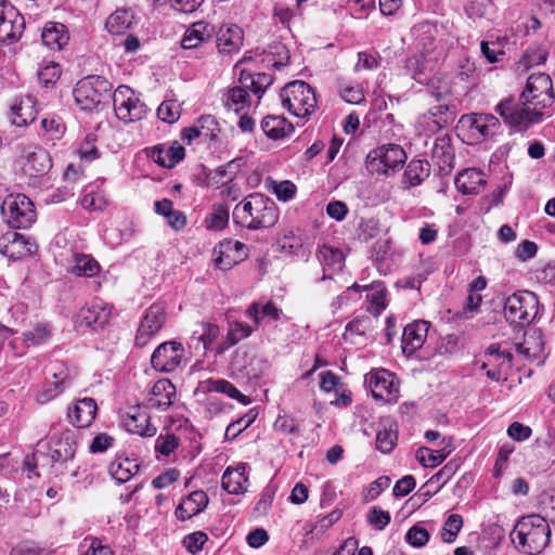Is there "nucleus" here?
Listing matches in <instances>:
<instances>
[{
    "label": "nucleus",
    "mask_w": 555,
    "mask_h": 555,
    "mask_svg": "<svg viewBox=\"0 0 555 555\" xmlns=\"http://www.w3.org/2000/svg\"><path fill=\"white\" fill-rule=\"evenodd\" d=\"M279 219L278 207L268 196L254 193L237 204L233 210L235 223L249 230L270 228Z\"/></svg>",
    "instance_id": "1"
},
{
    "label": "nucleus",
    "mask_w": 555,
    "mask_h": 555,
    "mask_svg": "<svg viewBox=\"0 0 555 555\" xmlns=\"http://www.w3.org/2000/svg\"><path fill=\"white\" fill-rule=\"evenodd\" d=\"M551 529L547 521L540 515H528L515 525L511 539L518 551L528 554H540L548 544Z\"/></svg>",
    "instance_id": "2"
},
{
    "label": "nucleus",
    "mask_w": 555,
    "mask_h": 555,
    "mask_svg": "<svg viewBox=\"0 0 555 555\" xmlns=\"http://www.w3.org/2000/svg\"><path fill=\"white\" fill-rule=\"evenodd\" d=\"M283 107L298 118L310 117L317 108L314 90L305 81L295 80L287 83L281 91Z\"/></svg>",
    "instance_id": "3"
},
{
    "label": "nucleus",
    "mask_w": 555,
    "mask_h": 555,
    "mask_svg": "<svg viewBox=\"0 0 555 555\" xmlns=\"http://www.w3.org/2000/svg\"><path fill=\"white\" fill-rule=\"evenodd\" d=\"M112 85L102 76H88L79 80L73 91L77 105L82 111H93L109 98Z\"/></svg>",
    "instance_id": "4"
},
{
    "label": "nucleus",
    "mask_w": 555,
    "mask_h": 555,
    "mask_svg": "<svg viewBox=\"0 0 555 555\" xmlns=\"http://www.w3.org/2000/svg\"><path fill=\"white\" fill-rule=\"evenodd\" d=\"M539 300L530 291H519L511 295L504 306L506 320L515 325L530 324L538 313Z\"/></svg>",
    "instance_id": "5"
},
{
    "label": "nucleus",
    "mask_w": 555,
    "mask_h": 555,
    "mask_svg": "<svg viewBox=\"0 0 555 555\" xmlns=\"http://www.w3.org/2000/svg\"><path fill=\"white\" fill-rule=\"evenodd\" d=\"M520 99L524 105H531L534 111L552 106L555 94L551 77L545 73L531 74Z\"/></svg>",
    "instance_id": "6"
},
{
    "label": "nucleus",
    "mask_w": 555,
    "mask_h": 555,
    "mask_svg": "<svg viewBox=\"0 0 555 555\" xmlns=\"http://www.w3.org/2000/svg\"><path fill=\"white\" fill-rule=\"evenodd\" d=\"M1 212L9 225L16 229L29 228L36 220L33 202L24 194H10L1 205Z\"/></svg>",
    "instance_id": "7"
},
{
    "label": "nucleus",
    "mask_w": 555,
    "mask_h": 555,
    "mask_svg": "<svg viewBox=\"0 0 555 555\" xmlns=\"http://www.w3.org/2000/svg\"><path fill=\"white\" fill-rule=\"evenodd\" d=\"M115 114L124 122L141 120L146 114V105L135 92L127 87L119 86L113 93Z\"/></svg>",
    "instance_id": "8"
},
{
    "label": "nucleus",
    "mask_w": 555,
    "mask_h": 555,
    "mask_svg": "<svg viewBox=\"0 0 555 555\" xmlns=\"http://www.w3.org/2000/svg\"><path fill=\"white\" fill-rule=\"evenodd\" d=\"M25 29L24 16L8 1L0 2V42L17 41Z\"/></svg>",
    "instance_id": "9"
},
{
    "label": "nucleus",
    "mask_w": 555,
    "mask_h": 555,
    "mask_svg": "<svg viewBox=\"0 0 555 555\" xmlns=\"http://www.w3.org/2000/svg\"><path fill=\"white\" fill-rule=\"evenodd\" d=\"M166 322V310L162 304H153L150 306L137 330L135 345L144 347L157 333L162 330Z\"/></svg>",
    "instance_id": "10"
},
{
    "label": "nucleus",
    "mask_w": 555,
    "mask_h": 555,
    "mask_svg": "<svg viewBox=\"0 0 555 555\" xmlns=\"http://www.w3.org/2000/svg\"><path fill=\"white\" fill-rule=\"evenodd\" d=\"M20 147L24 158L22 169L25 175L41 177L50 171L52 160L50 154L44 149L34 144H21Z\"/></svg>",
    "instance_id": "11"
},
{
    "label": "nucleus",
    "mask_w": 555,
    "mask_h": 555,
    "mask_svg": "<svg viewBox=\"0 0 555 555\" xmlns=\"http://www.w3.org/2000/svg\"><path fill=\"white\" fill-rule=\"evenodd\" d=\"M365 383L375 399L386 402L397 400L398 387L395 384L393 374L389 371L384 369L371 371L365 375Z\"/></svg>",
    "instance_id": "12"
},
{
    "label": "nucleus",
    "mask_w": 555,
    "mask_h": 555,
    "mask_svg": "<svg viewBox=\"0 0 555 555\" xmlns=\"http://www.w3.org/2000/svg\"><path fill=\"white\" fill-rule=\"evenodd\" d=\"M183 356L184 348L180 343L165 341L154 350L151 362L157 371L172 372L180 365Z\"/></svg>",
    "instance_id": "13"
},
{
    "label": "nucleus",
    "mask_w": 555,
    "mask_h": 555,
    "mask_svg": "<svg viewBox=\"0 0 555 555\" xmlns=\"http://www.w3.org/2000/svg\"><path fill=\"white\" fill-rule=\"evenodd\" d=\"M37 251V244L24 234L8 231L0 236V253L12 259H21Z\"/></svg>",
    "instance_id": "14"
},
{
    "label": "nucleus",
    "mask_w": 555,
    "mask_h": 555,
    "mask_svg": "<svg viewBox=\"0 0 555 555\" xmlns=\"http://www.w3.org/2000/svg\"><path fill=\"white\" fill-rule=\"evenodd\" d=\"M452 119L453 112L449 103H440L431 106L426 113L417 117L416 129L420 133H435L446 127Z\"/></svg>",
    "instance_id": "15"
},
{
    "label": "nucleus",
    "mask_w": 555,
    "mask_h": 555,
    "mask_svg": "<svg viewBox=\"0 0 555 555\" xmlns=\"http://www.w3.org/2000/svg\"><path fill=\"white\" fill-rule=\"evenodd\" d=\"M76 449V435L73 430L66 429L61 433H54L50 438L49 451L53 463L65 464L72 461Z\"/></svg>",
    "instance_id": "16"
},
{
    "label": "nucleus",
    "mask_w": 555,
    "mask_h": 555,
    "mask_svg": "<svg viewBox=\"0 0 555 555\" xmlns=\"http://www.w3.org/2000/svg\"><path fill=\"white\" fill-rule=\"evenodd\" d=\"M215 263L221 270H229L247 257L246 246L231 238L223 240L214 249Z\"/></svg>",
    "instance_id": "17"
},
{
    "label": "nucleus",
    "mask_w": 555,
    "mask_h": 555,
    "mask_svg": "<svg viewBox=\"0 0 555 555\" xmlns=\"http://www.w3.org/2000/svg\"><path fill=\"white\" fill-rule=\"evenodd\" d=\"M177 397L175 385L167 378L157 380L146 400V408L166 411L172 405Z\"/></svg>",
    "instance_id": "18"
},
{
    "label": "nucleus",
    "mask_w": 555,
    "mask_h": 555,
    "mask_svg": "<svg viewBox=\"0 0 555 555\" xmlns=\"http://www.w3.org/2000/svg\"><path fill=\"white\" fill-rule=\"evenodd\" d=\"M532 106L524 105L518 107L511 100H504L496 105L495 111L504 119L505 122L513 127H525L534 121L531 114Z\"/></svg>",
    "instance_id": "19"
},
{
    "label": "nucleus",
    "mask_w": 555,
    "mask_h": 555,
    "mask_svg": "<svg viewBox=\"0 0 555 555\" xmlns=\"http://www.w3.org/2000/svg\"><path fill=\"white\" fill-rule=\"evenodd\" d=\"M429 323L427 321H415L408 324L402 334V352L410 357L424 345Z\"/></svg>",
    "instance_id": "20"
},
{
    "label": "nucleus",
    "mask_w": 555,
    "mask_h": 555,
    "mask_svg": "<svg viewBox=\"0 0 555 555\" xmlns=\"http://www.w3.org/2000/svg\"><path fill=\"white\" fill-rule=\"evenodd\" d=\"M146 409L140 405L130 409L125 421L128 431L143 437H152L156 434V427L151 424V416Z\"/></svg>",
    "instance_id": "21"
},
{
    "label": "nucleus",
    "mask_w": 555,
    "mask_h": 555,
    "mask_svg": "<svg viewBox=\"0 0 555 555\" xmlns=\"http://www.w3.org/2000/svg\"><path fill=\"white\" fill-rule=\"evenodd\" d=\"M112 310L102 300L95 299L88 307L80 310V324L92 326L94 330L102 328L111 319Z\"/></svg>",
    "instance_id": "22"
},
{
    "label": "nucleus",
    "mask_w": 555,
    "mask_h": 555,
    "mask_svg": "<svg viewBox=\"0 0 555 555\" xmlns=\"http://www.w3.org/2000/svg\"><path fill=\"white\" fill-rule=\"evenodd\" d=\"M244 35L237 25L221 26L217 33V49L221 54H232L240 50Z\"/></svg>",
    "instance_id": "23"
},
{
    "label": "nucleus",
    "mask_w": 555,
    "mask_h": 555,
    "mask_svg": "<svg viewBox=\"0 0 555 555\" xmlns=\"http://www.w3.org/2000/svg\"><path fill=\"white\" fill-rule=\"evenodd\" d=\"M454 184L462 194H479L485 190V173L476 168L462 170L455 177Z\"/></svg>",
    "instance_id": "24"
},
{
    "label": "nucleus",
    "mask_w": 555,
    "mask_h": 555,
    "mask_svg": "<svg viewBox=\"0 0 555 555\" xmlns=\"http://www.w3.org/2000/svg\"><path fill=\"white\" fill-rule=\"evenodd\" d=\"M98 406L92 398L78 400L68 411L69 422L80 428L88 427L96 415Z\"/></svg>",
    "instance_id": "25"
},
{
    "label": "nucleus",
    "mask_w": 555,
    "mask_h": 555,
    "mask_svg": "<svg viewBox=\"0 0 555 555\" xmlns=\"http://www.w3.org/2000/svg\"><path fill=\"white\" fill-rule=\"evenodd\" d=\"M147 154L149 157L159 166L172 168L184 158V147L178 142H173L169 147H165L163 145L154 146L147 152Z\"/></svg>",
    "instance_id": "26"
},
{
    "label": "nucleus",
    "mask_w": 555,
    "mask_h": 555,
    "mask_svg": "<svg viewBox=\"0 0 555 555\" xmlns=\"http://www.w3.org/2000/svg\"><path fill=\"white\" fill-rule=\"evenodd\" d=\"M208 504L207 494L202 491L190 493L176 508V516L181 520H186L199 514Z\"/></svg>",
    "instance_id": "27"
},
{
    "label": "nucleus",
    "mask_w": 555,
    "mask_h": 555,
    "mask_svg": "<svg viewBox=\"0 0 555 555\" xmlns=\"http://www.w3.org/2000/svg\"><path fill=\"white\" fill-rule=\"evenodd\" d=\"M214 34V26L203 21L196 22L185 30L181 46L183 49H195L209 40Z\"/></svg>",
    "instance_id": "28"
},
{
    "label": "nucleus",
    "mask_w": 555,
    "mask_h": 555,
    "mask_svg": "<svg viewBox=\"0 0 555 555\" xmlns=\"http://www.w3.org/2000/svg\"><path fill=\"white\" fill-rule=\"evenodd\" d=\"M397 423L391 417H384L378 424L376 448L383 453L392 451L397 443Z\"/></svg>",
    "instance_id": "29"
},
{
    "label": "nucleus",
    "mask_w": 555,
    "mask_h": 555,
    "mask_svg": "<svg viewBox=\"0 0 555 555\" xmlns=\"http://www.w3.org/2000/svg\"><path fill=\"white\" fill-rule=\"evenodd\" d=\"M139 468L140 465L135 459L119 455L109 464L108 473L117 482L124 483L130 480Z\"/></svg>",
    "instance_id": "30"
},
{
    "label": "nucleus",
    "mask_w": 555,
    "mask_h": 555,
    "mask_svg": "<svg viewBox=\"0 0 555 555\" xmlns=\"http://www.w3.org/2000/svg\"><path fill=\"white\" fill-rule=\"evenodd\" d=\"M248 466L243 463L236 468L228 467L222 476V487L231 494H238L246 490L248 478L246 470Z\"/></svg>",
    "instance_id": "31"
},
{
    "label": "nucleus",
    "mask_w": 555,
    "mask_h": 555,
    "mask_svg": "<svg viewBox=\"0 0 555 555\" xmlns=\"http://www.w3.org/2000/svg\"><path fill=\"white\" fill-rule=\"evenodd\" d=\"M44 46L52 50H61L67 42L68 36L65 25L61 23H48L41 35Z\"/></svg>",
    "instance_id": "32"
},
{
    "label": "nucleus",
    "mask_w": 555,
    "mask_h": 555,
    "mask_svg": "<svg viewBox=\"0 0 555 555\" xmlns=\"http://www.w3.org/2000/svg\"><path fill=\"white\" fill-rule=\"evenodd\" d=\"M466 122L470 130L482 137L493 135L500 126L499 119L492 114H472L466 116Z\"/></svg>",
    "instance_id": "33"
},
{
    "label": "nucleus",
    "mask_w": 555,
    "mask_h": 555,
    "mask_svg": "<svg viewBox=\"0 0 555 555\" xmlns=\"http://www.w3.org/2000/svg\"><path fill=\"white\" fill-rule=\"evenodd\" d=\"M263 132L272 139H281L293 131V126L282 116H267L261 121Z\"/></svg>",
    "instance_id": "34"
},
{
    "label": "nucleus",
    "mask_w": 555,
    "mask_h": 555,
    "mask_svg": "<svg viewBox=\"0 0 555 555\" xmlns=\"http://www.w3.org/2000/svg\"><path fill=\"white\" fill-rule=\"evenodd\" d=\"M133 18L134 15L131 10H116L107 17L105 26L111 34L119 35L132 25Z\"/></svg>",
    "instance_id": "35"
},
{
    "label": "nucleus",
    "mask_w": 555,
    "mask_h": 555,
    "mask_svg": "<svg viewBox=\"0 0 555 555\" xmlns=\"http://www.w3.org/2000/svg\"><path fill=\"white\" fill-rule=\"evenodd\" d=\"M222 101L229 111L240 113L249 105V93L245 88L235 86L223 94Z\"/></svg>",
    "instance_id": "36"
},
{
    "label": "nucleus",
    "mask_w": 555,
    "mask_h": 555,
    "mask_svg": "<svg viewBox=\"0 0 555 555\" xmlns=\"http://www.w3.org/2000/svg\"><path fill=\"white\" fill-rule=\"evenodd\" d=\"M378 154L382 158L384 166L389 169H396L406 159L404 150L397 144L383 145L377 147Z\"/></svg>",
    "instance_id": "37"
},
{
    "label": "nucleus",
    "mask_w": 555,
    "mask_h": 555,
    "mask_svg": "<svg viewBox=\"0 0 555 555\" xmlns=\"http://www.w3.org/2000/svg\"><path fill=\"white\" fill-rule=\"evenodd\" d=\"M10 119L18 127L27 125L35 119V111L30 98L21 100L11 106Z\"/></svg>",
    "instance_id": "38"
},
{
    "label": "nucleus",
    "mask_w": 555,
    "mask_h": 555,
    "mask_svg": "<svg viewBox=\"0 0 555 555\" xmlns=\"http://www.w3.org/2000/svg\"><path fill=\"white\" fill-rule=\"evenodd\" d=\"M370 294H367V308L366 310L374 317H378L385 310L386 304V287L383 283L371 284Z\"/></svg>",
    "instance_id": "39"
},
{
    "label": "nucleus",
    "mask_w": 555,
    "mask_h": 555,
    "mask_svg": "<svg viewBox=\"0 0 555 555\" xmlns=\"http://www.w3.org/2000/svg\"><path fill=\"white\" fill-rule=\"evenodd\" d=\"M238 165L235 160L229 162L225 165L219 166L214 171L207 173L209 185H225L231 182L237 173Z\"/></svg>",
    "instance_id": "40"
},
{
    "label": "nucleus",
    "mask_w": 555,
    "mask_h": 555,
    "mask_svg": "<svg viewBox=\"0 0 555 555\" xmlns=\"http://www.w3.org/2000/svg\"><path fill=\"white\" fill-rule=\"evenodd\" d=\"M430 172V166L426 160H411L404 171V176L411 186L420 185Z\"/></svg>",
    "instance_id": "41"
},
{
    "label": "nucleus",
    "mask_w": 555,
    "mask_h": 555,
    "mask_svg": "<svg viewBox=\"0 0 555 555\" xmlns=\"http://www.w3.org/2000/svg\"><path fill=\"white\" fill-rule=\"evenodd\" d=\"M208 390L228 395L232 399H236L244 405L250 403L248 397L243 395L232 383L225 379H210L208 380Z\"/></svg>",
    "instance_id": "42"
},
{
    "label": "nucleus",
    "mask_w": 555,
    "mask_h": 555,
    "mask_svg": "<svg viewBox=\"0 0 555 555\" xmlns=\"http://www.w3.org/2000/svg\"><path fill=\"white\" fill-rule=\"evenodd\" d=\"M100 270V266L91 256L76 254L74 256V266L72 272L78 276H94Z\"/></svg>",
    "instance_id": "43"
},
{
    "label": "nucleus",
    "mask_w": 555,
    "mask_h": 555,
    "mask_svg": "<svg viewBox=\"0 0 555 555\" xmlns=\"http://www.w3.org/2000/svg\"><path fill=\"white\" fill-rule=\"evenodd\" d=\"M320 262L330 269L341 270L344 266V254L340 249L323 245L318 251Z\"/></svg>",
    "instance_id": "44"
},
{
    "label": "nucleus",
    "mask_w": 555,
    "mask_h": 555,
    "mask_svg": "<svg viewBox=\"0 0 555 555\" xmlns=\"http://www.w3.org/2000/svg\"><path fill=\"white\" fill-rule=\"evenodd\" d=\"M449 453L450 451H447L446 448H442L438 451H433L423 447L416 451V459L422 465L426 467H436L446 460Z\"/></svg>",
    "instance_id": "45"
},
{
    "label": "nucleus",
    "mask_w": 555,
    "mask_h": 555,
    "mask_svg": "<svg viewBox=\"0 0 555 555\" xmlns=\"http://www.w3.org/2000/svg\"><path fill=\"white\" fill-rule=\"evenodd\" d=\"M195 126L198 129L203 142L215 140L220 131L216 118L210 115L199 117L196 120Z\"/></svg>",
    "instance_id": "46"
},
{
    "label": "nucleus",
    "mask_w": 555,
    "mask_h": 555,
    "mask_svg": "<svg viewBox=\"0 0 555 555\" xmlns=\"http://www.w3.org/2000/svg\"><path fill=\"white\" fill-rule=\"evenodd\" d=\"M516 351L526 359L535 358L542 348L540 336L529 335L522 343L515 344Z\"/></svg>",
    "instance_id": "47"
},
{
    "label": "nucleus",
    "mask_w": 555,
    "mask_h": 555,
    "mask_svg": "<svg viewBox=\"0 0 555 555\" xmlns=\"http://www.w3.org/2000/svg\"><path fill=\"white\" fill-rule=\"evenodd\" d=\"M463 527V518L459 514L450 515L444 521L441 538L446 543H453L456 539L457 533Z\"/></svg>",
    "instance_id": "48"
},
{
    "label": "nucleus",
    "mask_w": 555,
    "mask_h": 555,
    "mask_svg": "<svg viewBox=\"0 0 555 555\" xmlns=\"http://www.w3.org/2000/svg\"><path fill=\"white\" fill-rule=\"evenodd\" d=\"M181 114V106L177 101L166 100L164 101L157 109V116L160 120L173 124L176 122Z\"/></svg>",
    "instance_id": "49"
},
{
    "label": "nucleus",
    "mask_w": 555,
    "mask_h": 555,
    "mask_svg": "<svg viewBox=\"0 0 555 555\" xmlns=\"http://www.w3.org/2000/svg\"><path fill=\"white\" fill-rule=\"evenodd\" d=\"M253 333V327L242 322H234L231 324L227 341L228 345L224 348L233 346L242 339L248 337Z\"/></svg>",
    "instance_id": "50"
},
{
    "label": "nucleus",
    "mask_w": 555,
    "mask_h": 555,
    "mask_svg": "<svg viewBox=\"0 0 555 555\" xmlns=\"http://www.w3.org/2000/svg\"><path fill=\"white\" fill-rule=\"evenodd\" d=\"M178 446V438L173 434L159 435L155 441V451L162 455L168 456Z\"/></svg>",
    "instance_id": "51"
},
{
    "label": "nucleus",
    "mask_w": 555,
    "mask_h": 555,
    "mask_svg": "<svg viewBox=\"0 0 555 555\" xmlns=\"http://www.w3.org/2000/svg\"><path fill=\"white\" fill-rule=\"evenodd\" d=\"M65 386L61 385L60 382L47 380L42 386L41 390L37 395V402L43 404L57 397Z\"/></svg>",
    "instance_id": "52"
},
{
    "label": "nucleus",
    "mask_w": 555,
    "mask_h": 555,
    "mask_svg": "<svg viewBox=\"0 0 555 555\" xmlns=\"http://www.w3.org/2000/svg\"><path fill=\"white\" fill-rule=\"evenodd\" d=\"M367 522L377 530H383L390 522V514L387 511L374 506L367 513Z\"/></svg>",
    "instance_id": "53"
},
{
    "label": "nucleus",
    "mask_w": 555,
    "mask_h": 555,
    "mask_svg": "<svg viewBox=\"0 0 555 555\" xmlns=\"http://www.w3.org/2000/svg\"><path fill=\"white\" fill-rule=\"evenodd\" d=\"M24 339L33 345H40L50 337V330L46 324H36L33 328L24 332Z\"/></svg>",
    "instance_id": "54"
},
{
    "label": "nucleus",
    "mask_w": 555,
    "mask_h": 555,
    "mask_svg": "<svg viewBox=\"0 0 555 555\" xmlns=\"http://www.w3.org/2000/svg\"><path fill=\"white\" fill-rule=\"evenodd\" d=\"M405 540L414 547H422L428 542L429 533L425 528L415 525L408 530Z\"/></svg>",
    "instance_id": "55"
},
{
    "label": "nucleus",
    "mask_w": 555,
    "mask_h": 555,
    "mask_svg": "<svg viewBox=\"0 0 555 555\" xmlns=\"http://www.w3.org/2000/svg\"><path fill=\"white\" fill-rule=\"evenodd\" d=\"M198 327L199 328L196 330L194 334H198V339L203 343L204 349H207L208 346L219 336V327L210 323H201Z\"/></svg>",
    "instance_id": "56"
},
{
    "label": "nucleus",
    "mask_w": 555,
    "mask_h": 555,
    "mask_svg": "<svg viewBox=\"0 0 555 555\" xmlns=\"http://www.w3.org/2000/svg\"><path fill=\"white\" fill-rule=\"evenodd\" d=\"M81 206L90 211L102 210L106 206V199L103 194L99 192L86 193L81 201Z\"/></svg>",
    "instance_id": "57"
},
{
    "label": "nucleus",
    "mask_w": 555,
    "mask_h": 555,
    "mask_svg": "<svg viewBox=\"0 0 555 555\" xmlns=\"http://www.w3.org/2000/svg\"><path fill=\"white\" fill-rule=\"evenodd\" d=\"M380 65V57L369 52H359L358 62L354 65L356 72L373 70Z\"/></svg>",
    "instance_id": "58"
},
{
    "label": "nucleus",
    "mask_w": 555,
    "mask_h": 555,
    "mask_svg": "<svg viewBox=\"0 0 555 555\" xmlns=\"http://www.w3.org/2000/svg\"><path fill=\"white\" fill-rule=\"evenodd\" d=\"M208 540L207 534L202 531L193 532L183 539L184 547L195 554L202 550L205 542Z\"/></svg>",
    "instance_id": "59"
},
{
    "label": "nucleus",
    "mask_w": 555,
    "mask_h": 555,
    "mask_svg": "<svg viewBox=\"0 0 555 555\" xmlns=\"http://www.w3.org/2000/svg\"><path fill=\"white\" fill-rule=\"evenodd\" d=\"M274 428L276 431L283 434L296 435L299 433L298 422L289 416H279L274 422Z\"/></svg>",
    "instance_id": "60"
},
{
    "label": "nucleus",
    "mask_w": 555,
    "mask_h": 555,
    "mask_svg": "<svg viewBox=\"0 0 555 555\" xmlns=\"http://www.w3.org/2000/svg\"><path fill=\"white\" fill-rule=\"evenodd\" d=\"M47 373L52 376L53 382H60L63 386H66V382L69 379L68 367L62 362L51 363Z\"/></svg>",
    "instance_id": "61"
},
{
    "label": "nucleus",
    "mask_w": 555,
    "mask_h": 555,
    "mask_svg": "<svg viewBox=\"0 0 555 555\" xmlns=\"http://www.w3.org/2000/svg\"><path fill=\"white\" fill-rule=\"evenodd\" d=\"M365 166L371 173L386 175L388 172V169L386 168V166H384V163H382V158L378 154L377 149L371 151L367 154L365 159Z\"/></svg>",
    "instance_id": "62"
},
{
    "label": "nucleus",
    "mask_w": 555,
    "mask_h": 555,
    "mask_svg": "<svg viewBox=\"0 0 555 555\" xmlns=\"http://www.w3.org/2000/svg\"><path fill=\"white\" fill-rule=\"evenodd\" d=\"M60 74L59 65L51 63L39 70L38 78L41 83L48 86L49 83H54L59 79Z\"/></svg>",
    "instance_id": "63"
},
{
    "label": "nucleus",
    "mask_w": 555,
    "mask_h": 555,
    "mask_svg": "<svg viewBox=\"0 0 555 555\" xmlns=\"http://www.w3.org/2000/svg\"><path fill=\"white\" fill-rule=\"evenodd\" d=\"M390 485V478L387 477V476H382L379 478H377L375 481H373L364 498L366 501H373L375 500L380 493L383 490H385L386 488H388Z\"/></svg>",
    "instance_id": "64"
}]
</instances>
